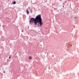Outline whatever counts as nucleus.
<instances>
[{
  "mask_svg": "<svg viewBox=\"0 0 79 79\" xmlns=\"http://www.w3.org/2000/svg\"><path fill=\"white\" fill-rule=\"evenodd\" d=\"M37 22L36 23L35 25H37V23L38 24V26H39V24L40 25V27H41L42 26L43 23H42V18H41V15H39L38 19H37Z\"/></svg>",
  "mask_w": 79,
  "mask_h": 79,
  "instance_id": "nucleus-1",
  "label": "nucleus"
},
{
  "mask_svg": "<svg viewBox=\"0 0 79 79\" xmlns=\"http://www.w3.org/2000/svg\"><path fill=\"white\" fill-rule=\"evenodd\" d=\"M39 17V15H38L36 17V18L35 19L34 18H31L30 19V24H31L32 23V24H33L34 23V24H35V25L36 24V23H37V19H38V17Z\"/></svg>",
  "mask_w": 79,
  "mask_h": 79,
  "instance_id": "nucleus-2",
  "label": "nucleus"
},
{
  "mask_svg": "<svg viewBox=\"0 0 79 79\" xmlns=\"http://www.w3.org/2000/svg\"><path fill=\"white\" fill-rule=\"evenodd\" d=\"M27 14H28V15L29 13V10H28V9H27Z\"/></svg>",
  "mask_w": 79,
  "mask_h": 79,
  "instance_id": "nucleus-3",
  "label": "nucleus"
},
{
  "mask_svg": "<svg viewBox=\"0 0 79 79\" xmlns=\"http://www.w3.org/2000/svg\"><path fill=\"white\" fill-rule=\"evenodd\" d=\"M29 60H32V57H31V56H29Z\"/></svg>",
  "mask_w": 79,
  "mask_h": 79,
  "instance_id": "nucleus-4",
  "label": "nucleus"
},
{
  "mask_svg": "<svg viewBox=\"0 0 79 79\" xmlns=\"http://www.w3.org/2000/svg\"><path fill=\"white\" fill-rule=\"evenodd\" d=\"M14 4H16V2H14Z\"/></svg>",
  "mask_w": 79,
  "mask_h": 79,
  "instance_id": "nucleus-5",
  "label": "nucleus"
},
{
  "mask_svg": "<svg viewBox=\"0 0 79 79\" xmlns=\"http://www.w3.org/2000/svg\"><path fill=\"white\" fill-rule=\"evenodd\" d=\"M3 73H5V71H3Z\"/></svg>",
  "mask_w": 79,
  "mask_h": 79,
  "instance_id": "nucleus-6",
  "label": "nucleus"
},
{
  "mask_svg": "<svg viewBox=\"0 0 79 79\" xmlns=\"http://www.w3.org/2000/svg\"><path fill=\"white\" fill-rule=\"evenodd\" d=\"M9 58H11V57H9Z\"/></svg>",
  "mask_w": 79,
  "mask_h": 79,
  "instance_id": "nucleus-7",
  "label": "nucleus"
},
{
  "mask_svg": "<svg viewBox=\"0 0 79 79\" xmlns=\"http://www.w3.org/2000/svg\"><path fill=\"white\" fill-rule=\"evenodd\" d=\"M22 32H23V30L22 31Z\"/></svg>",
  "mask_w": 79,
  "mask_h": 79,
  "instance_id": "nucleus-8",
  "label": "nucleus"
},
{
  "mask_svg": "<svg viewBox=\"0 0 79 79\" xmlns=\"http://www.w3.org/2000/svg\"><path fill=\"white\" fill-rule=\"evenodd\" d=\"M57 11H59V10H58Z\"/></svg>",
  "mask_w": 79,
  "mask_h": 79,
  "instance_id": "nucleus-9",
  "label": "nucleus"
},
{
  "mask_svg": "<svg viewBox=\"0 0 79 79\" xmlns=\"http://www.w3.org/2000/svg\"><path fill=\"white\" fill-rule=\"evenodd\" d=\"M63 6V7H64V6Z\"/></svg>",
  "mask_w": 79,
  "mask_h": 79,
  "instance_id": "nucleus-10",
  "label": "nucleus"
},
{
  "mask_svg": "<svg viewBox=\"0 0 79 79\" xmlns=\"http://www.w3.org/2000/svg\"><path fill=\"white\" fill-rule=\"evenodd\" d=\"M0 26H1V25H0Z\"/></svg>",
  "mask_w": 79,
  "mask_h": 79,
  "instance_id": "nucleus-11",
  "label": "nucleus"
}]
</instances>
